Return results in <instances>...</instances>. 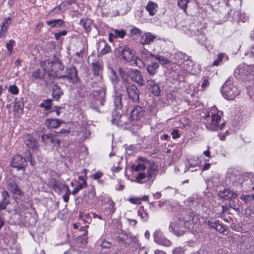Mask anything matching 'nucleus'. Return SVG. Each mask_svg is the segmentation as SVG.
Instances as JSON below:
<instances>
[{
    "instance_id": "obj_1",
    "label": "nucleus",
    "mask_w": 254,
    "mask_h": 254,
    "mask_svg": "<svg viewBox=\"0 0 254 254\" xmlns=\"http://www.w3.org/2000/svg\"><path fill=\"white\" fill-rule=\"evenodd\" d=\"M233 78L229 77L221 88V92L223 97L228 100L234 99L240 94V91L237 87L233 85Z\"/></svg>"
},
{
    "instance_id": "obj_2",
    "label": "nucleus",
    "mask_w": 254,
    "mask_h": 254,
    "mask_svg": "<svg viewBox=\"0 0 254 254\" xmlns=\"http://www.w3.org/2000/svg\"><path fill=\"white\" fill-rule=\"evenodd\" d=\"M120 90L126 91L127 96L132 102H139L140 91L135 85L128 82H122Z\"/></svg>"
},
{
    "instance_id": "obj_3",
    "label": "nucleus",
    "mask_w": 254,
    "mask_h": 254,
    "mask_svg": "<svg viewBox=\"0 0 254 254\" xmlns=\"http://www.w3.org/2000/svg\"><path fill=\"white\" fill-rule=\"evenodd\" d=\"M41 66L44 71V77L47 76L51 79H54L55 77H58V74L57 73V70L55 69L54 65V59L52 60H48L43 62Z\"/></svg>"
},
{
    "instance_id": "obj_4",
    "label": "nucleus",
    "mask_w": 254,
    "mask_h": 254,
    "mask_svg": "<svg viewBox=\"0 0 254 254\" xmlns=\"http://www.w3.org/2000/svg\"><path fill=\"white\" fill-rule=\"evenodd\" d=\"M186 227V225L182 220V216H180L174 222L170 223L169 229L170 231L173 232L176 236H180L184 234Z\"/></svg>"
},
{
    "instance_id": "obj_5",
    "label": "nucleus",
    "mask_w": 254,
    "mask_h": 254,
    "mask_svg": "<svg viewBox=\"0 0 254 254\" xmlns=\"http://www.w3.org/2000/svg\"><path fill=\"white\" fill-rule=\"evenodd\" d=\"M58 78L67 79L71 83H75L79 79L77 75V70L76 67L73 65L67 68L64 75L58 76Z\"/></svg>"
},
{
    "instance_id": "obj_6",
    "label": "nucleus",
    "mask_w": 254,
    "mask_h": 254,
    "mask_svg": "<svg viewBox=\"0 0 254 254\" xmlns=\"http://www.w3.org/2000/svg\"><path fill=\"white\" fill-rule=\"evenodd\" d=\"M221 121V117L217 114H212L211 121L209 125L206 126V128L210 131H216L219 129H222L225 126V123H222L219 125V122Z\"/></svg>"
},
{
    "instance_id": "obj_7",
    "label": "nucleus",
    "mask_w": 254,
    "mask_h": 254,
    "mask_svg": "<svg viewBox=\"0 0 254 254\" xmlns=\"http://www.w3.org/2000/svg\"><path fill=\"white\" fill-rule=\"evenodd\" d=\"M10 165L12 167L16 168L18 170L22 169L23 171H25L26 160L25 158H23L21 156L16 155L12 158Z\"/></svg>"
},
{
    "instance_id": "obj_8",
    "label": "nucleus",
    "mask_w": 254,
    "mask_h": 254,
    "mask_svg": "<svg viewBox=\"0 0 254 254\" xmlns=\"http://www.w3.org/2000/svg\"><path fill=\"white\" fill-rule=\"evenodd\" d=\"M206 224L209 228L214 229L223 235L227 234V226L220 223L219 220L212 221V220H208L206 222Z\"/></svg>"
},
{
    "instance_id": "obj_9",
    "label": "nucleus",
    "mask_w": 254,
    "mask_h": 254,
    "mask_svg": "<svg viewBox=\"0 0 254 254\" xmlns=\"http://www.w3.org/2000/svg\"><path fill=\"white\" fill-rule=\"evenodd\" d=\"M117 51L121 56L123 59L127 62H131L133 60L134 54L128 47L120 46L117 49Z\"/></svg>"
},
{
    "instance_id": "obj_10",
    "label": "nucleus",
    "mask_w": 254,
    "mask_h": 254,
    "mask_svg": "<svg viewBox=\"0 0 254 254\" xmlns=\"http://www.w3.org/2000/svg\"><path fill=\"white\" fill-rule=\"evenodd\" d=\"M105 91L103 89L93 91V96L94 98V103L96 107L98 108L100 106H103L105 101Z\"/></svg>"
},
{
    "instance_id": "obj_11",
    "label": "nucleus",
    "mask_w": 254,
    "mask_h": 254,
    "mask_svg": "<svg viewBox=\"0 0 254 254\" xmlns=\"http://www.w3.org/2000/svg\"><path fill=\"white\" fill-rule=\"evenodd\" d=\"M153 236L154 242L159 245L169 247L172 244L171 241L165 237L162 232L159 229L155 231Z\"/></svg>"
},
{
    "instance_id": "obj_12",
    "label": "nucleus",
    "mask_w": 254,
    "mask_h": 254,
    "mask_svg": "<svg viewBox=\"0 0 254 254\" xmlns=\"http://www.w3.org/2000/svg\"><path fill=\"white\" fill-rule=\"evenodd\" d=\"M41 138L42 141L45 144L53 145L57 148L60 146L61 141L57 138L56 135L52 133L44 134Z\"/></svg>"
},
{
    "instance_id": "obj_13",
    "label": "nucleus",
    "mask_w": 254,
    "mask_h": 254,
    "mask_svg": "<svg viewBox=\"0 0 254 254\" xmlns=\"http://www.w3.org/2000/svg\"><path fill=\"white\" fill-rule=\"evenodd\" d=\"M91 65L94 75L101 79L103 69V62L100 60H95L91 63Z\"/></svg>"
},
{
    "instance_id": "obj_14",
    "label": "nucleus",
    "mask_w": 254,
    "mask_h": 254,
    "mask_svg": "<svg viewBox=\"0 0 254 254\" xmlns=\"http://www.w3.org/2000/svg\"><path fill=\"white\" fill-rule=\"evenodd\" d=\"M6 184V188L10 192L18 195L22 194V191L14 180L12 179H8L7 180Z\"/></svg>"
},
{
    "instance_id": "obj_15",
    "label": "nucleus",
    "mask_w": 254,
    "mask_h": 254,
    "mask_svg": "<svg viewBox=\"0 0 254 254\" xmlns=\"http://www.w3.org/2000/svg\"><path fill=\"white\" fill-rule=\"evenodd\" d=\"M144 115L143 109L138 106L135 107L130 113V118L131 121H139Z\"/></svg>"
},
{
    "instance_id": "obj_16",
    "label": "nucleus",
    "mask_w": 254,
    "mask_h": 254,
    "mask_svg": "<svg viewBox=\"0 0 254 254\" xmlns=\"http://www.w3.org/2000/svg\"><path fill=\"white\" fill-rule=\"evenodd\" d=\"M129 77L132 81L136 82L140 86H143L145 84L143 76L138 70L131 68Z\"/></svg>"
},
{
    "instance_id": "obj_17",
    "label": "nucleus",
    "mask_w": 254,
    "mask_h": 254,
    "mask_svg": "<svg viewBox=\"0 0 254 254\" xmlns=\"http://www.w3.org/2000/svg\"><path fill=\"white\" fill-rule=\"evenodd\" d=\"M24 142L26 146L32 150H36L39 148V145L36 139L30 134L25 136Z\"/></svg>"
},
{
    "instance_id": "obj_18",
    "label": "nucleus",
    "mask_w": 254,
    "mask_h": 254,
    "mask_svg": "<svg viewBox=\"0 0 254 254\" xmlns=\"http://www.w3.org/2000/svg\"><path fill=\"white\" fill-rule=\"evenodd\" d=\"M252 66L248 65H243L239 66L235 70V73L239 74L241 77H244L245 75H248L250 74L252 75L254 74V71L252 73Z\"/></svg>"
},
{
    "instance_id": "obj_19",
    "label": "nucleus",
    "mask_w": 254,
    "mask_h": 254,
    "mask_svg": "<svg viewBox=\"0 0 254 254\" xmlns=\"http://www.w3.org/2000/svg\"><path fill=\"white\" fill-rule=\"evenodd\" d=\"M157 37L150 32H146L141 36V43L143 45H150L154 42Z\"/></svg>"
},
{
    "instance_id": "obj_20",
    "label": "nucleus",
    "mask_w": 254,
    "mask_h": 254,
    "mask_svg": "<svg viewBox=\"0 0 254 254\" xmlns=\"http://www.w3.org/2000/svg\"><path fill=\"white\" fill-rule=\"evenodd\" d=\"M1 199L0 200V212L6 209V206L9 204V195L6 190H3L1 192Z\"/></svg>"
},
{
    "instance_id": "obj_21",
    "label": "nucleus",
    "mask_w": 254,
    "mask_h": 254,
    "mask_svg": "<svg viewBox=\"0 0 254 254\" xmlns=\"http://www.w3.org/2000/svg\"><path fill=\"white\" fill-rule=\"evenodd\" d=\"M98 50H100V55H104L111 52V47L105 40H100L98 45Z\"/></svg>"
},
{
    "instance_id": "obj_22",
    "label": "nucleus",
    "mask_w": 254,
    "mask_h": 254,
    "mask_svg": "<svg viewBox=\"0 0 254 254\" xmlns=\"http://www.w3.org/2000/svg\"><path fill=\"white\" fill-rule=\"evenodd\" d=\"M53 187L55 191L60 194L63 190H65L66 185L63 182L54 179L53 181Z\"/></svg>"
},
{
    "instance_id": "obj_23",
    "label": "nucleus",
    "mask_w": 254,
    "mask_h": 254,
    "mask_svg": "<svg viewBox=\"0 0 254 254\" xmlns=\"http://www.w3.org/2000/svg\"><path fill=\"white\" fill-rule=\"evenodd\" d=\"M63 122L58 119H47L45 122V125L48 128H55L60 126Z\"/></svg>"
},
{
    "instance_id": "obj_24",
    "label": "nucleus",
    "mask_w": 254,
    "mask_h": 254,
    "mask_svg": "<svg viewBox=\"0 0 254 254\" xmlns=\"http://www.w3.org/2000/svg\"><path fill=\"white\" fill-rule=\"evenodd\" d=\"M46 23L51 28L62 27L64 24V21L61 19L47 21Z\"/></svg>"
},
{
    "instance_id": "obj_25",
    "label": "nucleus",
    "mask_w": 254,
    "mask_h": 254,
    "mask_svg": "<svg viewBox=\"0 0 254 254\" xmlns=\"http://www.w3.org/2000/svg\"><path fill=\"white\" fill-rule=\"evenodd\" d=\"M93 24V20L88 18L81 19L79 22V24L84 28L87 33L91 31Z\"/></svg>"
},
{
    "instance_id": "obj_26",
    "label": "nucleus",
    "mask_w": 254,
    "mask_h": 254,
    "mask_svg": "<svg viewBox=\"0 0 254 254\" xmlns=\"http://www.w3.org/2000/svg\"><path fill=\"white\" fill-rule=\"evenodd\" d=\"M122 94L119 92H115L114 96V102L115 107L117 110H121L123 108V103L122 100Z\"/></svg>"
},
{
    "instance_id": "obj_27",
    "label": "nucleus",
    "mask_w": 254,
    "mask_h": 254,
    "mask_svg": "<svg viewBox=\"0 0 254 254\" xmlns=\"http://www.w3.org/2000/svg\"><path fill=\"white\" fill-rule=\"evenodd\" d=\"M158 4L152 1H149L146 6V10L150 16L154 15L157 10Z\"/></svg>"
},
{
    "instance_id": "obj_28",
    "label": "nucleus",
    "mask_w": 254,
    "mask_h": 254,
    "mask_svg": "<svg viewBox=\"0 0 254 254\" xmlns=\"http://www.w3.org/2000/svg\"><path fill=\"white\" fill-rule=\"evenodd\" d=\"M63 94V91L61 87L58 84H54L53 86L52 96L56 100L58 101Z\"/></svg>"
},
{
    "instance_id": "obj_29",
    "label": "nucleus",
    "mask_w": 254,
    "mask_h": 254,
    "mask_svg": "<svg viewBox=\"0 0 254 254\" xmlns=\"http://www.w3.org/2000/svg\"><path fill=\"white\" fill-rule=\"evenodd\" d=\"M159 65L158 63H151L146 67V70L151 76H154L157 72Z\"/></svg>"
},
{
    "instance_id": "obj_30",
    "label": "nucleus",
    "mask_w": 254,
    "mask_h": 254,
    "mask_svg": "<svg viewBox=\"0 0 254 254\" xmlns=\"http://www.w3.org/2000/svg\"><path fill=\"white\" fill-rule=\"evenodd\" d=\"M78 179L82 181V183H79L78 185L73 189L72 191L71 194L73 195L76 194L80 190L83 189L87 186V183L86 181L83 179L82 176H79Z\"/></svg>"
},
{
    "instance_id": "obj_31",
    "label": "nucleus",
    "mask_w": 254,
    "mask_h": 254,
    "mask_svg": "<svg viewBox=\"0 0 254 254\" xmlns=\"http://www.w3.org/2000/svg\"><path fill=\"white\" fill-rule=\"evenodd\" d=\"M193 64V61L189 59V57L184 60L181 64V66L188 72H192L191 66Z\"/></svg>"
},
{
    "instance_id": "obj_32",
    "label": "nucleus",
    "mask_w": 254,
    "mask_h": 254,
    "mask_svg": "<svg viewBox=\"0 0 254 254\" xmlns=\"http://www.w3.org/2000/svg\"><path fill=\"white\" fill-rule=\"evenodd\" d=\"M11 23V18L10 17H7L4 18L3 24L1 26L0 31V36H4L5 32L10 25V24Z\"/></svg>"
},
{
    "instance_id": "obj_33",
    "label": "nucleus",
    "mask_w": 254,
    "mask_h": 254,
    "mask_svg": "<svg viewBox=\"0 0 254 254\" xmlns=\"http://www.w3.org/2000/svg\"><path fill=\"white\" fill-rule=\"evenodd\" d=\"M131 68H120L119 69V74L123 79V82H127V79L128 77H129L130 75V72Z\"/></svg>"
},
{
    "instance_id": "obj_34",
    "label": "nucleus",
    "mask_w": 254,
    "mask_h": 254,
    "mask_svg": "<svg viewBox=\"0 0 254 254\" xmlns=\"http://www.w3.org/2000/svg\"><path fill=\"white\" fill-rule=\"evenodd\" d=\"M137 214L143 221L146 222L148 220L149 214L144 210L143 206H140L138 211Z\"/></svg>"
},
{
    "instance_id": "obj_35",
    "label": "nucleus",
    "mask_w": 254,
    "mask_h": 254,
    "mask_svg": "<svg viewBox=\"0 0 254 254\" xmlns=\"http://www.w3.org/2000/svg\"><path fill=\"white\" fill-rule=\"evenodd\" d=\"M110 78L112 83L116 85L119 81V78L117 76V73L112 67L109 68Z\"/></svg>"
},
{
    "instance_id": "obj_36",
    "label": "nucleus",
    "mask_w": 254,
    "mask_h": 254,
    "mask_svg": "<svg viewBox=\"0 0 254 254\" xmlns=\"http://www.w3.org/2000/svg\"><path fill=\"white\" fill-rule=\"evenodd\" d=\"M54 65H55V69L57 70V72L58 69L60 70H64V66L56 55L54 56Z\"/></svg>"
},
{
    "instance_id": "obj_37",
    "label": "nucleus",
    "mask_w": 254,
    "mask_h": 254,
    "mask_svg": "<svg viewBox=\"0 0 254 254\" xmlns=\"http://www.w3.org/2000/svg\"><path fill=\"white\" fill-rule=\"evenodd\" d=\"M149 55L151 57H153L155 58L156 60L158 61L159 63L162 64H169L170 62V60L165 58L163 56L155 55L151 53Z\"/></svg>"
},
{
    "instance_id": "obj_38",
    "label": "nucleus",
    "mask_w": 254,
    "mask_h": 254,
    "mask_svg": "<svg viewBox=\"0 0 254 254\" xmlns=\"http://www.w3.org/2000/svg\"><path fill=\"white\" fill-rule=\"evenodd\" d=\"M150 167L148 168L147 170V177L148 179H151L154 175L156 172V168L154 165V163H151Z\"/></svg>"
},
{
    "instance_id": "obj_39",
    "label": "nucleus",
    "mask_w": 254,
    "mask_h": 254,
    "mask_svg": "<svg viewBox=\"0 0 254 254\" xmlns=\"http://www.w3.org/2000/svg\"><path fill=\"white\" fill-rule=\"evenodd\" d=\"M113 33L115 39L123 38L126 34V31L124 29H115L113 31Z\"/></svg>"
},
{
    "instance_id": "obj_40",
    "label": "nucleus",
    "mask_w": 254,
    "mask_h": 254,
    "mask_svg": "<svg viewBox=\"0 0 254 254\" xmlns=\"http://www.w3.org/2000/svg\"><path fill=\"white\" fill-rule=\"evenodd\" d=\"M194 217V215L192 212H189L188 213H186L185 216H182V220L186 225V223H189L190 221H192L193 220Z\"/></svg>"
},
{
    "instance_id": "obj_41",
    "label": "nucleus",
    "mask_w": 254,
    "mask_h": 254,
    "mask_svg": "<svg viewBox=\"0 0 254 254\" xmlns=\"http://www.w3.org/2000/svg\"><path fill=\"white\" fill-rule=\"evenodd\" d=\"M187 163L190 167H195L199 163L198 158L192 157L188 160Z\"/></svg>"
},
{
    "instance_id": "obj_42",
    "label": "nucleus",
    "mask_w": 254,
    "mask_h": 254,
    "mask_svg": "<svg viewBox=\"0 0 254 254\" xmlns=\"http://www.w3.org/2000/svg\"><path fill=\"white\" fill-rule=\"evenodd\" d=\"M52 100L51 99H47L44 100L43 103L40 104V107L41 108H44L45 110L47 111L49 110L52 105Z\"/></svg>"
},
{
    "instance_id": "obj_43",
    "label": "nucleus",
    "mask_w": 254,
    "mask_h": 254,
    "mask_svg": "<svg viewBox=\"0 0 254 254\" xmlns=\"http://www.w3.org/2000/svg\"><path fill=\"white\" fill-rule=\"evenodd\" d=\"M131 169L135 172H138L139 171L144 170L146 167L144 164H138L137 165L133 164L131 167Z\"/></svg>"
},
{
    "instance_id": "obj_44",
    "label": "nucleus",
    "mask_w": 254,
    "mask_h": 254,
    "mask_svg": "<svg viewBox=\"0 0 254 254\" xmlns=\"http://www.w3.org/2000/svg\"><path fill=\"white\" fill-rule=\"evenodd\" d=\"M189 0H178V5L182 8L185 13H187V5Z\"/></svg>"
},
{
    "instance_id": "obj_45",
    "label": "nucleus",
    "mask_w": 254,
    "mask_h": 254,
    "mask_svg": "<svg viewBox=\"0 0 254 254\" xmlns=\"http://www.w3.org/2000/svg\"><path fill=\"white\" fill-rule=\"evenodd\" d=\"M224 54L223 53H219L218 55L217 58L214 61L212 64V66H218L221 62H222L223 59L224 57Z\"/></svg>"
},
{
    "instance_id": "obj_46",
    "label": "nucleus",
    "mask_w": 254,
    "mask_h": 254,
    "mask_svg": "<svg viewBox=\"0 0 254 254\" xmlns=\"http://www.w3.org/2000/svg\"><path fill=\"white\" fill-rule=\"evenodd\" d=\"M142 31L140 29L136 27H133L130 30V34L131 36L138 37L141 36Z\"/></svg>"
},
{
    "instance_id": "obj_47",
    "label": "nucleus",
    "mask_w": 254,
    "mask_h": 254,
    "mask_svg": "<svg viewBox=\"0 0 254 254\" xmlns=\"http://www.w3.org/2000/svg\"><path fill=\"white\" fill-rule=\"evenodd\" d=\"M231 190L227 189H225L219 192V195L226 200H228L230 195Z\"/></svg>"
},
{
    "instance_id": "obj_48",
    "label": "nucleus",
    "mask_w": 254,
    "mask_h": 254,
    "mask_svg": "<svg viewBox=\"0 0 254 254\" xmlns=\"http://www.w3.org/2000/svg\"><path fill=\"white\" fill-rule=\"evenodd\" d=\"M187 57V56L185 54L181 52L175 53L174 55L175 60L178 62H180L181 60H183V61L185 60Z\"/></svg>"
},
{
    "instance_id": "obj_49",
    "label": "nucleus",
    "mask_w": 254,
    "mask_h": 254,
    "mask_svg": "<svg viewBox=\"0 0 254 254\" xmlns=\"http://www.w3.org/2000/svg\"><path fill=\"white\" fill-rule=\"evenodd\" d=\"M106 211L108 214H112L115 211V208L114 207V202L111 200L109 203V206L106 208Z\"/></svg>"
},
{
    "instance_id": "obj_50",
    "label": "nucleus",
    "mask_w": 254,
    "mask_h": 254,
    "mask_svg": "<svg viewBox=\"0 0 254 254\" xmlns=\"http://www.w3.org/2000/svg\"><path fill=\"white\" fill-rule=\"evenodd\" d=\"M8 91L13 95H17L19 92V89L15 85H11L8 88Z\"/></svg>"
},
{
    "instance_id": "obj_51",
    "label": "nucleus",
    "mask_w": 254,
    "mask_h": 254,
    "mask_svg": "<svg viewBox=\"0 0 254 254\" xmlns=\"http://www.w3.org/2000/svg\"><path fill=\"white\" fill-rule=\"evenodd\" d=\"M15 42L13 40H10L8 43H6V47L10 54L12 52L13 46L15 45Z\"/></svg>"
},
{
    "instance_id": "obj_52",
    "label": "nucleus",
    "mask_w": 254,
    "mask_h": 254,
    "mask_svg": "<svg viewBox=\"0 0 254 254\" xmlns=\"http://www.w3.org/2000/svg\"><path fill=\"white\" fill-rule=\"evenodd\" d=\"M63 4H62L61 3L58 5V6L55 7L54 8H53L52 10V11L51 12V14H52V13H58L59 12L62 11H65V8L63 7Z\"/></svg>"
},
{
    "instance_id": "obj_53",
    "label": "nucleus",
    "mask_w": 254,
    "mask_h": 254,
    "mask_svg": "<svg viewBox=\"0 0 254 254\" xmlns=\"http://www.w3.org/2000/svg\"><path fill=\"white\" fill-rule=\"evenodd\" d=\"M151 89L152 91V93L153 94L154 96H158L160 94V88L157 84L155 86L152 87L151 88Z\"/></svg>"
},
{
    "instance_id": "obj_54",
    "label": "nucleus",
    "mask_w": 254,
    "mask_h": 254,
    "mask_svg": "<svg viewBox=\"0 0 254 254\" xmlns=\"http://www.w3.org/2000/svg\"><path fill=\"white\" fill-rule=\"evenodd\" d=\"M145 178L146 174L145 173H139L136 177V182L140 184H142L143 182L142 181V180L144 179Z\"/></svg>"
},
{
    "instance_id": "obj_55",
    "label": "nucleus",
    "mask_w": 254,
    "mask_h": 254,
    "mask_svg": "<svg viewBox=\"0 0 254 254\" xmlns=\"http://www.w3.org/2000/svg\"><path fill=\"white\" fill-rule=\"evenodd\" d=\"M128 200L132 204H140L141 203V198L140 197H130Z\"/></svg>"
},
{
    "instance_id": "obj_56",
    "label": "nucleus",
    "mask_w": 254,
    "mask_h": 254,
    "mask_svg": "<svg viewBox=\"0 0 254 254\" xmlns=\"http://www.w3.org/2000/svg\"><path fill=\"white\" fill-rule=\"evenodd\" d=\"M32 76L36 79H41L42 76L44 77L39 69H37L32 72Z\"/></svg>"
},
{
    "instance_id": "obj_57",
    "label": "nucleus",
    "mask_w": 254,
    "mask_h": 254,
    "mask_svg": "<svg viewBox=\"0 0 254 254\" xmlns=\"http://www.w3.org/2000/svg\"><path fill=\"white\" fill-rule=\"evenodd\" d=\"M66 30H63L59 32L55 33V38L57 40H59L62 36H65L67 34Z\"/></svg>"
},
{
    "instance_id": "obj_58",
    "label": "nucleus",
    "mask_w": 254,
    "mask_h": 254,
    "mask_svg": "<svg viewBox=\"0 0 254 254\" xmlns=\"http://www.w3.org/2000/svg\"><path fill=\"white\" fill-rule=\"evenodd\" d=\"M74 1L73 0H68L63 1L61 3L62 4H63V7L65 8V10L68 8L69 5H70L72 3H73Z\"/></svg>"
},
{
    "instance_id": "obj_59",
    "label": "nucleus",
    "mask_w": 254,
    "mask_h": 254,
    "mask_svg": "<svg viewBox=\"0 0 254 254\" xmlns=\"http://www.w3.org/2000/svg\"><path fill=\"white\" fill-rule=\"evenodd\" d=\"M4 254H21V252L16 249H10L5 252Z\"/></svg>"
},
{
    "instance_id": "obj_60",
    "label": "nucleus",
    "mask_w": 254,
    "mask_h": 254,
    "mask_svg": "<svg viewBox=\"0 0 254 254\" xmlns=\"http://www.w3.org/2000/svg\"><path fill=\"white\" fill-rule=\"evenodd\" d=\"M27 160L30 162L31 166H34L36 164V162L34 159L32 157V155L30 152H28V155L27 156Z\"/></svg>"
},
{
    "instance_id": "obj_61",
    "label": "nucleus",
    "mask_w": 254,
    "mask_h": 254,
    "mask_svg": "<svg viewBox=\"0 0 254 254\" xmlns=\"http://www.w3.org/2000/svg\"><path fill=\"white\" fill-rule=\"evenodd\" d=\"M184 250L183 248L177 247L175 248L173 251V254H183L184 253Z\"/></svg>"
},
{
    "instance_id": "obj_62",
    "label": "nucleus",
    "mask_w": 254,
    "mask_h": 254,
    "mask_svg": "<svg viewBox=\"0 0 254 254\" xmlns=\"http://www.w3.org/2000/svg\"><path fill=\"white\" fill-rule=\"evenodd\" d=\"M171 134L172 135V138L174 139L178 138L180 137V134L178 129L173 130L171 132Z\"/></svg>"
},
{
    "instance_id": "obj_63",
    "label": "nucleus",
    "mask_w": 254,
    "mask_h": 254,
    "mask_svg": "<svg viewBox=\"0 0 254 254\" xmlns=\"http://www.w3.org/2000/svg\"><path fill=\"white\" fill-rule=\"evenodd\" d=\"M156 84L155 81L153 79H148L147 80V86L150 88Z\"/></svg>"
},
{
    "instance_id": "obj_64",
    "label": "nucleus",
    "mask_w": 254,
    "mask_h": 254,
    "mask_svg": "<svg viewBox=\"0 0 254 254\" xmlns=\"http://www.w3.org/2000/svg\"><path fill=\"white\" fill-rule=\"evenodd\" d=\"M23 107V104L20 102H15L14 105V109L15 110H18L22 109Z\"/></svg>"
}]
</instances>
